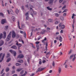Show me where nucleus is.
<instances>
[{
  "label": "nucleus",
  "mask_w": 76,
  "mask_h": 76,
  "mask_svg": "<svg viewBox=\"0 0 76 76\" xmlns=\"http://www.w3.org/2000/svg\"><path fill=\"white\" fill-rule=\"evenodd\" d=\"M4 56H5V53L3 54L2 53H1L0 54V63H1L3 60V59H4Z\"/></svg>",
  "instance_id": "obj_1"
},
{
  "label": "nucleus",
  "mask_w": 76,
  "mask_h": 76,
  "mask_svg": "<svg viewBox=\"0 0 76 76\" xmlns=\"http://www.w3.org/2000/svg\"><path fill=\"white\" fill-rule=\"evenodd\" d=\"M12 34V32L10 31L8 35H7L6 41H10V38H11V34Z\"/></svg>",
  "instance_id": "obj_2"
},
{
  "label": "nucleus",
  "mask_w": 76,
  "mask_h": 76,
  "mask_svg": "<svg viewBox=\"0 0 76 76\" xmlns=\"http://www.w3.org/2000/svg\"><path fill=\"white\" fill-rule=\"evenodd\" d=\"M44 69H45V67H44L43 68H42V67H40L36 71V73H38L39 72H41V71H42V70H44Z\"/></svg>",
  "instance_id": "obj_3"
},
{
  "label": "nucleus",
  "mask_w": 76,
  "mask_h": 76,
  "mask_svg": "<svg viewBox=\"0 0 76 76\" xmlns=\"http://www.w3.org/2000/svg\"><path fill=\"white\" fill-rule=\"evenodd\" d=\"M45 1H49L48 2V4L52 5L53 3L54 0H45Z\"/></svg>",
  "instance_id": "obj_4"
},
{
  "label": "nucleus",
  "mask_w": 76,
  "mask_h": 76,
  "mask_svg": "<svg viewBox=\"0 0 76 76\" xmlns=\"http://www.w3.org/2000/svg\"><path fill=\"white\" fill-rule=\"evenodd\" d=\"M10 52L12 54H14V56H16V52L15 51L13 50H10Z\"/></svg>",
  "instance_id": "obj_5"
},
{
  "label": "nucleus",
  "mask_w": 76,
  "mask_h": 76,
  "mask_svg": "<svg viewBox=\"0 0 76 76\" xmlns=\"http://www.w3.org/2000/svg\"><path fill=\"white\" fill-rule=\"evenodd\" d=\"M16 37V33L14 31H12V37L15 38Z\"/></svg>",
  "instance_id": "obj_6"
},
{
  "label": "nucleus",
  "mask_w": 76,
  "mask_h": 76,
  "mask_svg": "<svg viewBox=\"0 0 76 76\" xmlns=\"http://www.w3.org/2000/svg\"><path fill=\"white\" fill-rule=\"evenodd\" d=\"M23 57V56L21 54L19 55L17 57L18 58H22Z\"/></svg>",
  "instance_id": "obj_7"
},
{
  "label": "nucleus",
  "mask_w": 76,
  "mask_h": 76,
  "mask_svg": "<svg viewBox=\"0 0 76 76\" xmlns=\"http://www.w3.org/2000/svg\"><path fill=\"white\" fill-rule=\"evenodd\" d=\"M2 24H4L5 23H6V20L5 19H3L1 21Z\"/></svg>",
  "instance_id": "obj_8"
},
{
  "label": "nucleus",
  "mask_w": 76,
  "mask_h": 76,
  "mask_svg": "<svg viewBox=\"0 0 76 76\" xmlns=\"http://www.w3.org/2000/svg\"><path fill=\"white\" fill-rule=\"evenodd\" d=\"M27 73H28V72L27 71H25L24 73L22 75H20V76H25L26 75Z\"/></svg>",
  "instance_id": "obj_9"
},
{
  "label": "nucleus",
  "mask_w": 76,
  "mask_h": 76,
  "mask_svg": "<svg viewBox=\"0 0 76 76\" xmlns=\"http://www.w3.org/2000/svg\"><path fill=\"white\" fill-rule=\"evenodd\" d=\"M6 32H4V37L3 38H6Z\"/></svg>",
  "instance_id": "obj_10"
},
{
  "label": "nucleus",
  "mask_w": 76,
  "mask_h": 76,
  "mask_svg": "<svg viewBox=\"0 0 76 76\" xmlns=\"http://www.w3.org/2000/svg\"><path fill=\"white\" fill-rule=\"evenodd\" d=\"M46 32H47V31L44 30H43L41 32V34H45V33Z\"/></svg>",
  "instance_id": "obj_11"
},
{
  "label": "nucleus",
  "mask_w": 76,
  "mask_h": 76,
  "mask_svg": "<svg viewBox=\"0 0 76 76\" xmlns=\"http://www.w3.org/2000/svg\"><path fill=\"white\" fill-rule=\"evenodd\" d=\"M11 48H13V49H16L17 48V47H16V46L15 45H13L11 47Z\"/></svg>",
  "instance_id": "obj_12"
},
{
  "label": "nucleus",
  "mask_w": 76,
  "mask_h": 76,
  "mask_svg": "<svg viewBox=\"0 0 76 76\" xmlns=\"http://www.w3.org/2000/svg\"><path fill=\"white\" fill-rule=\"evenodd\" d=\"M61 72V68L59 67L58 69V72L59 73H60Z\"/></svg>",
  "instance_id": "obj_13"
},
{
  "label": "nucleus",
  "mask_w": 76,
  "mask_h": 76,
  "mask_svg": "<svg viewBox=\"0 0 76 76\" xmlns=\"http://www.w3.org/2000/svg\"><path fill=\"white\" fill-rule=\"evenodd\" d=\"M22 68H18L17 69V72H20V71L22 70Z\"/></svg>",
  "instance_id": "obj_14"
},
{
  "label": "nucleus",
  "mask_w": 76,
  "mask_h": 76,
  "mask_svg": "<svg viewBox=\"0 0 76 76\" xmlns=\"http://www.w3.org/2000/svg\"><path fill=\"white\" fill-rule=\"evenodd\" d=\"M23 74H24V70H22L20 72V75H22Z\"/></svg>",
  "instance_id": "obj_15"
},
{
  "label": "nucleus",
  "mask_w": 76,
  "mask_h": 76,
  "mask_svg": "<svg viewBox=\"0 0 76 76\" xmlns=\"http://www.w3.org/2000/svg\"><path fill=\"white\" fill-rule=\"evenodd\" d=\"M47 9L48 10H50V11L52 9H53L50 8L49 6L47 7Z\"/></svg>",
  "instance_id": "obj_16"
},
{
  "label": "nucleus",
  "mask_w": 76,
  "mask_h": 76,
  "mask_svg": "<svg viewBox=\"0 0 76 76\" xmlns=\"http://www.w3.org/2000/svg\"><path fill=\"white\" fill-rule=\"evenodd\" d=\"M3 44H4V42H3V41L1 40L0 41V44L1 45H1H2Z\"/></svg>",
  "instance_id": "obj_17"
},
{
  "label": "nucleus",
  "mask_w": 76,
  "mask_h": 76,
  "mask_svg": "<svg viewBox=\"0 0 76 76\" xmlns=\"http://www.w3.org/2000/svg\"><path fill=\"white\" fill-rule=\"evenodd\" d=\"M60 19L61 20L63 21V20H64V17L63 16H61L60 17Z\"/></svg>",
  "instance_id": "obj_18"
},
{
  "label": "nucleus",
  "mask_w": 76,
  "mask_h": 76,
  "mask_svg": "<svg viewBox=\"0 0 76 76\" xmlns=\"http://www.w3.org/2000/svg\"><path fill=\"white\" fill-rule=\"evenodd\" d=\"M37 48V51H38L39 49V45H36Z\"/></svg>",
  "instance_id": "obj_19"
},
{
  "label": "nucleus",
  "mask_w": 76,
  "mask_h": 76,
  "mask_svg": "<svg viewBox=\"0 0 76 76\" xmlns=\"http://www.w3.org/2000/svg\"><path fill=\"white\" fill-rule=\"evenodd\" d=\"M15 65L16 66H20V65H21V64L18 63H16Z\"/></svg>",
  "instance_id": "obj_20"
},
{
  "label": "nucleus",
  "mask_w": 76,
  "mask_h": 76,
  "mask_svg": "<svg viewBox=\"0 0 76 76\" xmlns=\"http://www.w3.org/2000/svg\"><path fill=\"white\" fill-rule=\"evenodd\" d=\"M19 10H18V9H17L15 11V12H16V14H18V13H19Z\"/></svg>",
  "instance_id": "obj_21"
},
{
  "label": "nucleus",
  "mask_w": 76,
  "mask_h": 76,
  "mask_svg": "<svg viewBox=\"0 0 76 76\" xmlns=\"http://www.w3.org/2000/svg\"><path fill=\"white\" fill-rule=\"evenodd\" d=\"M74 56V54H72V55H71L69 57V59H72V58H73V57Z\"/></svg>",
  "instance_id": "obj_22"
},
{
  "label": "nucleus",
  "mask_w": 76,
  "mask_h": 76,
  "mask_svg": "<svg viewBox=\"0 0 76 76\" xmlns=\"http://www.w3.org/2000/svg\"><path fill=\"white\" fill-rule=\"evenodd\" d=\"M12 19L13 20V21L14 22L15 21V18L14 16H12Z\"/></svg>",
  "instance_id": "obj_23"
},
{
  "label": "nucleus",
  "mask_w": 76,
  "mask_h": 76,
  "mask_svg": "<svg viewBox=\"0 0 76 76\" xmlns=\"http://www.w3.org/2000/svg\"><path fill=\"white\" fill-rule=\"evenodd\" d=\"M0 16L4 17V15L2 12H0Z\"/></svg>",
  "instance_id": "obj_24"
},
{
  "label": "nucleus",
  "mask_w": 76,
  "mask_h": 76,
  "mask_svg": "<svg viewBox=\"0 0 76 76\" xmlns=\"http://www.w3.org/2000/svg\"><path fill=\"white\" fill-rule=\"evenodd\" d=\"M18 63H23V61L22 60H20V61H18Z\"/></svg>",
  "instance_id": "obj_25"
},
{
  "label": "nucleus",
  "mask_w": 76,
  "mask_h": 76,
  "mask_svg": "<svg viewBox=\"0 0 76 76\" xmlns=\"http://www.w3.org/2000/svg\"><path fill=\"white\" fill-rule=\"evenodd\" d=\"M20 24V23H19V20H18V28H19V29H20V26H19Z\"/></svg>",
  "instance_id": "obj_26"
},
{
  "label": "nucleus",
  "mask_w": 76,
  "mask_h": 76,
  "mask_svg": "<svg viewBox=\"0 0 76 76\" xmlns=\"http://www.w3.org/2000/svg\"><path fill=\"white\" fill-rule=\"evenodd\" d=\"M76 58V57H73V58H72V61H74L75 60V59Z\"/></svg>",
  "instance_id": "obj_27"
},
{
  "label": "nucleus",
  "mask_w": 76,
  "mask_h": 76,
  "mask_svg": "<svg viewBox=\"0 0 76 76\" xmlns=\"http://www.w3.org/2000/svg\"><path fill=\"white\" fill-rule=\"evenodd\" d=\"M55 14L56 17H58V16H59V14L57 13H55Z\"/></svg>",
  "instance_id": "obj_28"
},
{
  "label": "nucleus",
  "mask_w": 76,
  "mask_h": 76,
  "mask_svg": "<svg viewBox=\"0 0 76 76\" xmlns=\"http://www.w3.org/2000/svg\"><path fill=\"white\" fill-rule=\"evenodd\" d=\"M48 21L49 22H53V20L51 19H49Z\"/></svg>",
  "instance_id": "obj_29"
},
{
  "label": "nucleus",
  "mask_w": 76,
  "mask_h": 76,
  "mask_svg": "<svg viewBox=\"0 0 76 76\" xmlns=\"http://www.w3.org/2000/svg\"><path fill=\"white\" fill-rule=\"evenodd\" d=\"M21 26L22 28H25V25L24 24H21Z\"/></svg>",
  "instance_id": "obj_30"
},
{
  "label": "nucleus",
  "mask_w": 76,
  "mask_h": 76,
  "mask_svg": "<svg viewBox=\"0 0 76 76\" xmlns=\"http://www.w3.org/2000/svg\"><path fill=\"white\" fill-rule=\"evenodd\" d=\"M2 38H3V34H1L0 35V39H1Z\"/></svg>",
  "instance_id": "obj_31"
},
{
  "label": "nucleus",
  "mask_w": 76,
  "mask_h": 76,
  "mask_svg": "<svg viewBox=\"0 0 76 76\" xmlns=\"http://www.w3.org/2000/svg\"><path fill=\"white\" fill-rule=\"evenodd\" d=\"M61 28H62V29H64L65 28V26L64 25H62L61 26Z\"/></svg>",
  "instance_id": "obj_32"
},
{
  "label": "nucleus",
  "mask_w": 76,
  "mask_h": 76,
  "mask_svg": "<svg viewBox=\"0 0 76 76\" xmlns=\"http://www.w3.org/2000/svg\"><path fill=\"white\" fill-rule=\"evenodd\" d=\"M31 44L32 46V47H33V48L35 49V46H34V44H32V43H31Z\"/></svg>",
  "instance_id": "obj_33"
},
{
  "label": "nucleus",
  "mask_w": 76,
  "mask_h": 76,
  "mask_svg": "<svg viewBox=\"0 0 76 76\" xmlns=\"http://www.w3.org/2000/svg\"><path fill=\"white\" fill-rule=\"evenodd\" d=\"M24 36V37L25 38L26 37V32L25 31L23 32Z\"/></svg>",
  "instance_id": "obj_34"
},
{
  "label": "nucleus",
  "mask_w": 76,
  "mask_h": 76,
  "mask_svg": "<svg viewBox=\"0 0 76 76\" xmlns=\"http://www.w3.org/2000/svg\"><path fill=\"white\" fill-rule=\"evenodd\" d=\"M11 60V58H9L8 59H7V62H9V61H10Z\"/></svg>",
  "instance_id": "obj_35"
},
{
  "label": "nucleus",
  "mask_w": 76,
  "mask_h": 76,
  "mask_svg": "<svg viewBox=\"0 0 76 76\" xmlns=\"http://www.w3.org/2000/svg\"><path fill=\"white\" fill-rule=\"evenodd\" d=\"M72 52V49H71L69 52L68 53V54H70V53Z\"/></svg>",
  "instance_id": "obj_36"
},
{
  "label": "nucleus",
  "mask_w": 76,
  "mask_h": 76,
  "mask_svg": "<svg viewBox=\"0 0 76 76\" xmlns=\"http://www.w3.org/2000/svg\"><path fill=\"white\" fill-rule=\"evenodd\" d=\"M28 15H29V11L27 12H26V14L25 15L26 16H28Z\"/></svg>",
  "instance_id": "obj_37"
},
{
  "label": "nucleus",
  "mask_w": 76,
  "mask_h": 76,
  "mask_svg": "<svg viewBox=\"0 0 76 76\" xmlns=\"http://www.w3.org/2000/svg\"><path fill=\"white\" fill-rule=\"evenodd\" d=\"M9 71V68H7L6 71V72H8Z\"/></svg>",
  "instance_id": "obj_38"
},
{
  "label": "nucleus",
  "mask_w": 76,
  "mask_h": 76,
  "mask_svg": "<svg viewBox=\"0 0 76 76\" xmlns=\"http://www.w3.org/2000/svg\"><path fill=\"white\" fill-rule=\"evenodd\" d=\"M15 43H16V44L17 45L19 46V44H18V41L17 40H16L15 41Z\"/></svg>",
  "instance_id": "obj_39"
},
{
  "label": "nucleus",
  "mask_w": 76,
  "mask_h": 76,
  "mask_svg": "<svg viewBox=\"0 0 76 76\" xmlns=\"http://www.w3.org/2000/svg\"><path fill=\"white\" fill-rule=\"evenodd\" d=\"M28 18H29L28 16H26V20H28Z\"/></svg>",
  "instance_id": "obj_40"
},
{
  "label": "nucleus",
  "mask_w": 76,
  "mask_h": 76,
  "mask_svg": "<svg viewBox=\"0 0 76 76\" xmlns=\"http://www.w3.org/2000/svg\"><path fill=\"white\" fill-rule=\"evenodd\" d=\"M68 10L67 9H65L64 10V11L62 12V13H64V12H66Z\"/></svg>",
  "instance_id": "obj_41"
},
{
  "label": "nucleus",
  "mask_w": 76,
  "mask_h": 76,
  "mask_svg": "<svg viewBox=\"0 0 76 76\" xmlns=\"http://www.w3.org/2000/svg\"><path fill=\"white\" fill-rule=\"evenodd\" d=\"M53 66V67H54L55 66V63H54V62L53 61V64H52Z\"/></svg>",
  "instance_id": "obj_42"
},
{
  "label": "nucleus",
  "mask_w": 76,
  "mask_h": 76,
  "mask_svg": "<svg viewBox=\"0 0 76 76\" xmlns=\"http://www.w3.org/2000/svg\"><path fill=\"white\" fill-rule=\"evenodd\" d=\"M39 29H35L34 30V32H36V31H39Z\"/></svg>",
  "instance_id": "obj_43"
},
{
  "label": "nucleus",
  "mask_w": 76,
  "mask_h": 76,
  "mask_svg": "<svg viewBox=\"0 0 76 76\" xmlns=\"http://www.w3.org/2000/svg\"><path fill=\"white\" fill-rule=\"evenodd\" d=\"M33 13L34 14V15H36L37 14V13L36 12H33Z\"/></svg>",
  "instance_id": "obj_44"
},
{
  "label": "nucleus",
  "mask_w": 76,
  "mask_h": 76,
  "mask_svg": "<svg viewBox=\"0 0 76 76\" xmlns=\"http://www.w3.org/2000/svg\"><path fill=\"white\" fill-rule=\"evenodd\" d=\"M18 44V47H20L22 46V45H21V44L19 43V44Z\"/></svg>",
  "instance_id": "obj_45"
},
{
  "label": "nucleus",
  "mask_w": 76,
  "mask_h": 76,
  "mask_svg": "<svg viewBox=\"0 0 76 76\" xmlns=\"http://www.w3.org/2000/svg\"><path fill=\"white\" fill-rule=\"evenodd\" d=\"M30 11H31V12H34L32 8H30Z\"/></svg>",
  "instance_id": "obj_46"
},
{
  "label": "nucleus",
  "mask_w": 76,
  "mask_h": 76,
  "mask_svg": "<svg viewBox=\"0 0 76 76\" xmlns=\"http://www.w3.org/2000/svg\"><path fill=\"white\" fill-rule=\"evenodd\" d=\"M22 9L23 10H24V7L23 6H22Z\"/></svg>",
  "instance_id": "obj_47"
},
{
  "label": "nucleus",
  "mask_w": 76,
  "mask_h": 76,
  "mask_svg": "<svg viewBox=\"0 0 76 76\" xmlns=\"http://www.w3.org/2000/svg\"><path fill=\"white\" fill-rule=\"evenodd\" d=\"M67 15V14L66 13H64L63 15L64 16H66Z\"/></svg>",
  "instance_id": "obj_48"
},
{
  "label": "nucleus",
  "mask_w": 76,
  "mask_h": 76,
  "mask_svg": "<svg viewBox=\"0 0 76 76\" xmlns=\"http://www.w3.org/2000/svg\"><path fill=\"white\" fill-rule=\"evenodd\" d=\"M29 60H30V58H28L27 59V61L29 63Z\"/></svg>",
  "instance_id": "obj_49"
},
{
  "label": "nucleus",
  "mask_w": 76,
  "mask_h": 76,
  "mask_svg": "<svg viewBox=\"0 0 76 76\" xmlns=\"http://www.w3.org/2000/svg\"><path fill=\"white\" fill-rule=\"evenodd\" d=\"M3 72H4V69H3L2 71H1V74H2L3 73Z\"/></svg>",
  "instance_id": "obj_50"
},
{
  "label": "nucleus",
  "mask_w": 76,
  "mask_h": 76,
  "mask_svg": "<svg viewBox=\"0 0 76 76\" xmlns=\"http://www.w3.org/2000/svg\"><path fill=\"white\" fill-rule=\"evenodd\" d=\"M26 7H29V5H28V4H27L26 5H25Z\"/></svg>",
  "instance_id": "obj_51"
},
{
  "label": "nucleus",
  "mask_w": 76,
  "mask_h": 76,
  "mask_svg": "<svg viewBox=\"0 0 76 76\" xmlns=\"http://www.w3.org/2000/svg\"><path fill=\"white\" fill-rule=\"evenodd\" d=\"M8 28H9V26H5V28H6V29H8Z\"/></svg>",
  "instance_id": "obj_52"
},
{
  "label": "nucleus",
  "mask_w": 76,
  "mask_h": 76,
  "mask_svg": "<svg viewBox=\"0 0 76 76\" xmlns=\"http://www.w3.org/2000/svg\"><path fill=\"white\" fill-rule=\"evenodd\" d=\"M20 33H21V34H23V31H22L21 30H20Z\"/></svg>",
  "instance_id": "obj_53"
},
{
  "label": "nucleus",
  "mask_w": 76,
  "mask_h": 76,
  "mask_svg": "<svg viewBox=\"0 0 76 76\" xmlns=\"http://www.w3.org/2000/svg\"><path fill=\"white\" fill-rule=\"evenodd\" d=\"M65 67L66 69L67 68V64L65 65Z\"/></svg>",
  "instance_id": "obj_54"
},
{
  "label": "nucleus",
  "mask_w": 76,
  "mask_h": 76,
  "mask_svg": "<svg viewBox=\"0 0 76 76\" xmlns=\"http://www.w3.org/2000/svg\"><path fill=\"white\" fill-rule=\"evenodd\" d=\"M66 5H65L64 7H63L62 8V9H65V8H66Z\"/></svg>",
  "instance_id": "obj_55"
},
{
  "label": "nucleus",
  "mask_w": 76,
  "mask_h": 76,
  "mask_svg": "<svg viewBox=\"0 0 76 76\" xmlns=\"http://www.w3.org/2000/svg\"><path fill=\"white\" fill-rule=\"evenodd\" d=\"M50 52H48V53L47 54H46V55L47 56H48V55H50Z\"/></svg>",
  "instance_id": "obj_56"
},
{
  "label": "nucleus",
  "mask_w": 76,
  "mask_h": 76,
  "mask_svg": "<svg viewBox=\"0 0 76 76\" xmlns=\"http://www.w3.org/2000/svg\"><path fill=\"white\" fill-rule=\"evenodd\" d=\"M67 62V60H66L65 61V63L64 64V65H65L66 64V63Z\"/></svg>",
  "instance_id": "obj_57"
},
{
  "label": "nucleus",
  "mask_w": 76,
  "mask_h": 76,
  "mask_svg": "<svg viewBox=\"0 0 76 76\" xmlns=\"http://www.w3.org/2000/svg\"><path fill=\"white\" fill-rule=\"evenodd\" d=\"M59 38H60L59 39H63L61 36H60Z\"/></svg>",
  "instance_id": "obj_58"
},
{
  "label": "nucleus",
  "mask_w": 76,
  "mask_h": 76,
  "mask_svg": "<svg viewBox=\"0 0 76 76\" xmlns=\"http://www.w3.org/2000/svg\"><path fill=\"white\" fill-rule=\"evenodd\" d=\"M63 0H59V3H62V1H63Z\"/></svg>",
  "instance_id": "obj_59"
},
{
  "label": "nucleus",
  "mask_w": 76,
  "mask_h": 76,
  "mask_svg": "<svg viewBox=\"0 0 76 76\" xmlns=\"http://www.w3.org/2000/svg\"><path fill=\"white\" fill-rule=\"evenodd\" d=\"M60 32L61 33L63 34V30H61V31Z\"/></svg>",
  "instance_id": "obj_60"
},
{
  "label": "nucleus",
  "mask_w": 76,
  "mask_h": 76,
  "mask_svg": "<svg viewBox=\"0 0 76 76\" xmlns=\"http://www.w3.org/2000/svg\"><path fill=\"white\" fill-rule=\"evenodd\" d=\"M39 42L37 41L36 42V44H39Z\"/></svg>",
  "instance_id": "obj_61"
},
{
  "label": "nucleus",
  "mask_w": 76,
  "mask_h": 76,
  "mask_svg": "<svg viewBox=\"0 0 76 76\" xmlns=\"http://www.w3.org/2000/svg\"><path fill=\"white\" fill-rule=\"evenodd\" d=\"M34 75H35V74H34V73H32L31 74V75H30L31 76H34Z\"/></svg>",
  "instance_id": "obj_62"
},
{
  "label": "nucleus",
  "mask_w": 76,
  "mask_h": 76,
  "mask_svg": "<svg viewBox=\"0 0 76 76\" xmlns=\"http://www.w3.org/2000/svg\"><path fill=\"white\" fill-rule=\"evenodd\" d=\"M12 68L13 69H15V66H13Z\"/></svg>",
  "instance_id": "obj_63"
},
{
  "label": "nucleus",
  "mask_w": 76,
  "mask_h": 76,
  "mask_svg": "<svg viewBox=\"0 0 76 76\" xmlns=\"http://www.w3.org/2000/svg\"><path fill=\"white\" fill-rule=\"evenodd\" d=\"M54 20L55 21H57V18H55Z\"/></svg>",
  "instance_id": "obj_64"
}]
</instances>
